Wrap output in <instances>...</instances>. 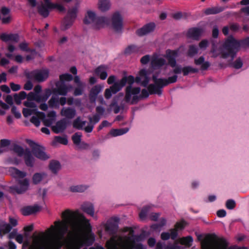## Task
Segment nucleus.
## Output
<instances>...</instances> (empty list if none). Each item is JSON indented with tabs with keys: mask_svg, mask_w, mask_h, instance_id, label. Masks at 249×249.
I'll return each mask as SVG.
<instances>
[{
	"mask_svg": "<svg viewBox=\"0 0 249 249\" xmlns=\"http://www.w3.org/2000/svg\"><path fill=\"white\" fill-rule=\"evenodd\" d=\"M49 74V71L48 69L36 70L27 73L26 77L30 80L41 82L48 78Z\"/></svg>",
	"mask_w": 249,
	"mask_h": 249,
	"instance_id": "obj_8",
	"label": "nucleus"
},
{
	"mask_svg": "<svg viewBox=\"0 0 249 249\" xmlns=\"http://www.w3.org/2000/svg\"><path fill=\"white\" fill-rule=\"evenodd\" d=\"M46 177V174L44 173H36L33 176V182L35 184L39 183L43 178Z\"/></svg>",
	"mask_w": 249,
	"mask_h": 249,
	"instance_id": "obj_40",
	"label": "nucleus"
},
{
	"mask_svg": "<svg viewBox=\"0 0 249 249\" xmlns=\"http://www.w3.org/2000/svg\"><path fill=\"white\" fill-rule=\"evenodd\" d=\"M9 171L12 177L16 178H23L26 176V173L21 171L15 167H11Z\"/></svg>",
	"mask_w": 249,
	"mask_h": 249,
	"instance_id": "obj_31",
	"label": "nucleus"
},
{
	"mask_svg": "<svg viewBox=\"0 0 249 249\" xmlns=\"http://www.w3.org/2000/svg\"><path fill=\"white\" fill-rule=\"evenodd\" d=\"M31 101L24 102L23 104L26 107L33 108V109H36V104Z\"/></svg>",
	"mask_w": 249,
	"mask_h": 249,
	"instance_id": "obj_64",
	"label": "nucleus"
},
{
	"mask_svg": "<svg viewBox=\"0 0 249 249\" xmlns=\"http://www.w3.org/2000/svg\"><path fill=\"white\" fill-rule=\"evenodd\" d=\"M50 9H56L59 12L65 11V8L64 6L60 3H50L49 4Z\"/></svg>",
	"mask_w": 249,
	"mask_h": 249,
	"instance_id": "obj_49",
	"label": "nucleus"
},
{
	"mask_svg": "<svg viewBox=\"0 0 249 249\" xmlns=\"http://www.w3.org/2000/svg\"><path fill=\"white\" fill-rule=\"evenodd\" d=\"M11 231V228L6 221L0 219V237H2Z\"/></svg>",
	"mask_w": 249,
	"mask_h": 249,
	"instance_id": "obj_27",
	"label": "nucleus"
},
{
	"mask_svg": "<svg viewBox=\"0 0 249 249\" xmlns=\"http://www.w3.org/2000/svg\"><path fill=\"white\" fill-rule=\"evenodd\" d=\"M106 230L111 234H115L118 231V226L115 224H109L106 226Z\"/></svg>",
	"mask_w": 249,
	"mask_h": 249,
	"instance_id": "obj_44",
	"label": "nucleus"
},
{
	"mask_svg": "<svg viewBox=\"0 0 249 249\" xmlns=\"http://www.w3.org/2000/svg\"><path fill=\"white\" fill-rule=\"evenodd\" d=\"M23 156L25 164L28 167H33L35 162V158L29 149H25V153Z\"/></svg>",
	"mask_w": 249,
	"mask_h": 249,
	"instance_id": "obj_23",
	"label": "nucleus"
},
{
	"mask_svg": "<svg viewBox=\"0 0 249 249\" xmlns=\"http://www.w3.org/2000/svg\"><path fill=\"white\" fill-rule=\"evenodd\" d=\"M109 23V20L107 18L103 17H97L94 23L93 27L95 29H99L103 27L104 25L108 24Z\"/></svg>",
	"mask_w": 249,
	"mask_h": 249,
	"instance_id": "obj_24",
	"label": "nucleus"
},
{
	"mask_svg": "<svg viewBox=\"0 0 249 249\" xmlns=\"http://www.w3.org/2000/svg\"><path fill=\"white\" fill-rule=\"evenodd\" d=\"M95 14L91 11H88L86 16L84 22L85 24L94 23L96 19Z\"/></svg>",
	"mask_w": 249,
	"mask_h": 249,
	"instance_id": "obj_35",
	"label": "nucleus"
},
{
	"mask_svg": "<svg viewBox=\"0 0 249 249\" xmlns=\"http://www.w3.org/2000/svg\"><path fill=\"white\" fill-rule=\"evenodd\" d=\"M62 220L55 221L54 226L52 225L45 232L46 245L43 249H48V247L53 241L60 242L61 247L63 244L60 240L68 232L69 227L71 231L68 232V236L64 240L66 249H80L86 244L89 237L83 235V230L87 229L89 225L88 220L82 214L71 212L67 210L62 213Z\"/></svg>",
	"mask_w": 249,
	"mask_h": 249,
	"instance_id": "obj_1",
	"label": "nucleus"
},
{
	"mask_svg": "<svg viewBox=\"0 0 249 249\" xmlns=\"http://www.w3.org/2000/svg\"><path fill=\"white\" fill-rule=\"evenodd\" d=\"M178 55V51L167 50L166 52V58L168 60V64L172 68L176 65V57Z\"/></svg>",
	"mask_w": 249,
	"mask_h": 249,
	"instance_id": "obj_14",
	"label": "nucleus"
},
{
	"mask_svg": "<svg viewBox=\"0 0 249 249\" xmlns=\"http://www.w3.org/2000/svg\"><path fill=\"white\" fill-rule=\"evenodd\" d=\"M86 189V187L82 185L72 186L69 188L70 191L72 193L83 192Z\"/></svg>",
	"mask_w": 249,
	"mask_h": 249,
	"instance_id": "obj_45",
	"label": "nucleus"
},
{
	"mask_svg": "<svg viewBox=\"0 0 249 249\" xmlns=\"http://www.w3.org/2000/svg\"><path fill=\"white\" fill-rule=\"evenodd\" d=\"M193 242V238L191 236H188L179 239V242L181 244L191 246V243Z\"/></svg>",
	"mask_w": 249,
	"mask_h": 249,
	"instance_id": "obj_47",
	"label": "nucleus"
},
{
	"mask_svg": "<svg viewBox=\"0 0 249 249\" xmlns=\"http://www.w3.org/2000/svg\"><path fill=\"white\" fill-rule=\"evenodd\" d=\"M48 8L43 3L37 6V10L38 13L44 18L47 17L49 15Z\"/></svg>",
	"mask_w": 249,
	"mask_h": 249,
	"instance_id": "obj_38",
	"label": "nucleus"
},
{
	"mask_svg": "<svg viewBox=\"0 0 249 249\" xmlns=\"http://www.w3.org/2000/svg\"><path fill=\"white\" fill-rule=\"evenodd\" d=\"M90 124L88 125L87 126L84 127V130L87 133H90L92 132L93 127L94 124L98 123L100 120V116L99 115H95L93 116V117H89V118Z\"/></svg>",
	"mask_w": 249,
	"mask_h": 249,
	"instance_id": "obj_26",
	"label": "nucleus"
},
{
	"mask_svg": "<svg viewBox=\"0 0 249 249\" xmlns=\"http://www.w3.org/2000/svg\"><path fill=\"white\" fill-rule=\"evenodd\" d=\"M149 78L147 75V71L145 70H142L139 72V76L135 78L136 83H141L143 87H146L149 82Z\"/></svg>",
	"mask_w": 249,
	"mask_h": 249,
	"instance_id": "obj_15",
	"label": "nucleus"
},
{
	"mask_svg": "<svg viewBox=\"0 0 249 249\" xmlns=\"http://www.w3.org/2000/svg\"><path fill=\"white\" fill-rule=\"evenodd\" d=\"M233 68L236 69L241 68L243 66V62L240 58H237L234 62L231 64Z\"/></svg>",
	"mask_w": 249,
	"mask_h": 249,
	"instance_id": "obj_53",
	"label": "nucleus"
},
{
	"mask_svg": "<svg viewBox=\"0 0 249 249\" xmlns=\"http://www.w3.org/2000/svg\"><path fill=\"white\" fill-rule=\"evenodd\" d=\"M249 47V36L240 40H237L232 36H229L225 40L223 45V50L221 52V57L226 58L231 57L234 58L236 53L241 47Z\"/></svg>",
	"mask_w": 249,
	"mask_h": 249,
	"instance_id": "obj_2",
	"label": "nucleus"
},
{
	"mask_svg": "<svg viewBox=\"0 0 249 249\" xmlns=\"http://www.w3.org/2000/svg\"><path fill=\"white\" fill-rule=\"evenodd\" d=\"M164 249H183L181 246H179L177 242L173 244L168 245L165 247Z\"/></svg>",
	"mask_w": 249,
	"mask_h": 249,
	"instance_id": "obj_59",
	"label": "nucleus"
},
{
	"mask_svg": "<svg viewBox=\"0 0 249 249\" xmlns=\"http://www.w3.org/2000/svg\"><path fill=\"white\" fill-rule=\"evenodd\" d=\"M225 9V7L222 6L209 7L204 10V13L206 15L216 14L222 12Z\"/></svg>",
	"mask_w": 249,
	"mask_h": 249,
	"instance_id": "obj_29",
	"label": "nucleus"
},
{
	"mask_svg": "<svg viewBox=\"0 0 249 249\" xmlns=\"http://www.w3.org/2000/svg\"><path fill=\"white\" fill-rule=\"evenodd\" d=\"M37 112L36 109L23 108L22 113L25 117H27L32 114H36Z\"/></svg>",
	"mask_w": 249,
	"mask_h": 249,
	"instance_id": "obj_52",
	"label": "nucleus"
},
{
	"mask_svg": "<svg viewBox=\"0 0 249 249\" xmlns=\"http://www.w3.org/2000/svg\"><path fill=\"white\" fill-rule=\"evenodd\" d=\"M102 87L101 85H97L94 86L90 90L89 97L90 102H95L97 95L101 92Z\"/></svg>",
	"mask_w": 249,
	"mask_h": 249,
	"instance_id": "obj_21",
	"label": "nucleus"
},
{
	"mask_svg": "<svg viewBox=\"0 0 249 249\" xmlns=\"http://www.w3.org/2000/svg\"><path fill=\"white\" fill-rule=\"evenodd\" d=\"M107 249H144L141 244H136L130 237L113 236L106 243Z\"/></svg>",
	"mask_w": 249,
	"mask_h": 249,
	"instance_id": "obj_3",
	"label": "nucleus"
},
{
	"mask_svg": "<svg viewBox=\"0 0 249 249\" xmlns=\"http://www.w3.org/2000/svg\"><path fill=\"white\" fill-rule=\"evenodd\" d=\"M59 79L61 82L64 81H70L72 79V76L68 73L61 74L59 76Z\"/></svg>",
	"mask_w": 249,
	"mask_h": 249,
	"instance_id": "obj_57",
	"label": "nucleus"
},
{
	"mask_svg": "<svg viewBox=\"0 0 249 249\" xmlns=\"http://www.w3.org/2000/svg\"><path fill=\"white\" fill-rule=\"evenodd\" d=\"M107 68L104 66H100L95 70V73L99 75L102 80L106 79L107 74Z\"/></svg>",
	"mask_w": 249,
	"mask_h": 249,
	"instance_id": "obj_33",
	"label": "nucleus"
},
{
	"mask_svg": "<svg viewBox=\"0 0 249 249\" xmlns=\"http://www.w3.org/2000/svg\"><path fill=\"white\" fill-rule=\"evenodd\" d=\"M178 76L174 75L169 77L167 79L158 78L156 76L153 75L152 79L154 84H150L147 89L150 94H157L159 95L161 94V89L170 84L176 83L177 81Z\"/></svg>",
	"mask_w": 249,
	"mask_h": 249,
	"instance_id": "obj_6",
	"label": "nucleus"
},
{
	"mask_svg": "<svg viewBox=\"0 0 249 249\" xmlns=\"http://www.w3.org/2000/svg\"><path fill=\"white\" fill-rule=\"evenodd\" d=\"M111 23L116 31H120L123 28V19L119 12H115L112 16Z\"/></svg>",
	"mask_w": 249,
	"mask_h": 249,
	"instance_id": "obj_12",
	"label": "nucleus"
},
{
	"mask_svg": "<svg viewBox=\"0 0 249 249\" xmlns=\"http://www.w3.org/2000/svg\"><path fill=\"white\" fill-rule=\"evenodd\" d=\"M203 30L202 29L197 28H192L190 29L187 33L188 37L195 39L198 40L199 37L201 36Z\"/></svg>",
	"mask_w": 249,
	"mask_h": 249,
	"instance_id": "obj_18",
	"label": "nucleus"
},
{
	"mask_svg": "<svg viewBox=\"0 0 249 249\" xmlns=\"http://www.w3.org/2000/svg\"><path fill=\"white\" fill-rule=\"evenodd\" d=\"M0 38L4 42L11 41L14 42H18V36L17 34H7L4 33L0 36Z\"/></svg>",
	"mask_w": 249,
	"mask_h": 249,
	"instance_id": "obj_28",
	"label": "nucleus"
},
{
	"mask_svg": "<svg viewBox=\"0 0 249 249\" xmlns=\"http://www.w3.org/2000/svg\"><path fill=\"white\" fill-rule=\"evenodd\" d=\"M148 212V207L143 208L142 210V211H141V212L139 214V216H140V218L142 219H143L144 218H145L147 215Z\"/></svg>",
	"mask_w": 249,
	"mask_h": 249,
	"instance_id": "obj_60",
	"label": "nucleus"
},
{
	"mask_svg": "<svg viewBox=\"0 0 249 249\" xmlns=\"http://www.w3.org/2000/svg\"><path fill=\"white\" fill-rule=\"evenodd\" d=\"M140 91V88H133L131 86H127L125 90L124 101L131 105H134L137 104L141 98H147L150 94L148 90L143 89L141 94L139 95Z\"/></svg>",
	"mask_w": 249,
	"mask_h": 249,
	"instance_id": "obj_5",
	"label": "nucleus"
},
{
	"mask_svg": "<svg viewBox=\"0 0 249 249\" xmlns=\"http://www.w3.org/2000/svg\"><path fill=\"white\" fill-rule=\"evenodd\" d=\"M128 129H112L110 131V134L113 136H117L119 135H123L126 132H127Z\"/></svg>",
	"mask_w": 249,
	"mask_h": 249,
	"instance_id": "obj_48",
	"label": "nucleus"
},
{
	"mask_svg": "<svg viewBox=\"0 0 249 249\" xmlns=\"http://www.w3.org/2000/svg\"><path fill=\"white\" fill-rule=\"evenodd\" d=\"M46 244V234L43 232H40L37 235H34L33 245L30 249H43V247ZM61 245L57 240L53 241L48 247V249H61Z\"/></svg>",
	"mask_w": 249,
	"mask_h": 249,
	"instance_id": "obj_7",
	"label": "nucleus"
},
{
	"mask_svg": "<svg viewBox=\"0 0 249 249\" xmlns=\"http://www.w3.org/2000/svg\"><path fill=\"white\" fill-rule=\"evenodd\" d=\"M236 206V203L234 200L232 199H228L226 203V207L227 209L230 210L233 209Z\"/></svg>",
	"mask_w": 249,
	"mask_h": 249,
	"instance_id": "obj_56",
	"label": "nucleus"
},
{
	"mask_svg": "<svg viewBox=\"0 0 249 249\" xmlns=\"http://www.w3.org/2000/svg\"><path fill=\"white\" fill-rule=\"evenodd\" d=\"M30 146L32 148V152L33 154L37 158L42 160H46L49 158V157L44 151V147L33 142H32L30 143Z\"/></svg>",
	"mask_w": 249,
	"mask_h": 249,
	"instance_id": "obj_10",
	"label": "nucleus"
},
{
	"mask_svg": "<svg viewBox=\"0 0 249 249\" xmlns=\"http://www.w3.org/2000/svg\"><path fill=\"white\" fill-rule=\"evenodd\" d=\"M208 45V41L204 39L200 41L199 43V47L202 50H205L207 48Z\"/></svg>",
	"mask_w": 249,
	"mask_h": 249,
	"instance_id": "obj_62",
	"label": "nucleus"
},
{
	"mask_svg": "<svg viewBox=\"0 0 249 249\" xmlns=\"http://www.w3.org/2000/svg\"><path fill=\"white\" fill-rule=\"evenodd\" d=\"M40 210V207L38 205L28 206L21 209V212L24 215H29L34 214Z\"/></svg>",
	"mask_w": 249,
	"mask_h": 249,
	"instance_id": "obj_17",
	"label": "nucleus"
},
{
	"mask_svg": "<svg viewBox=\"0 0 249 249\" xmlns=\"http://www.w3.org/2000/svg\"><path fill=\"white\" fill-rule=\"evenodd\" d=\"M124 80H120V81L115 82L110 87L112 93L115 94L120 91L123 87H124Z\"/></svg>",
	"mask_w": 249,
	"mask_h": 249,
	"instance_id": "obj_37",
	"label": "nucleus"
},
{
	"mask_svg": "<svg viewBox=\"0 0 249 249\" xmlns=\"http://www.w3.org/2000/svg\"><path fill=\"white\" fill-rule=\"evenodd\" d=\"M51 94V90L48 89H45L44 94L42 95L35 94L33 92H30L27 95V98L28 101H36L38 103L45 102Z\"/></svg>",
	"mask_w": 249,
	"mask_h": 249,
	"instance_id": "obj_9",
	"label": "nucleus"
},
{
	"mask_svg": "<svg viewBox=\"0 0 249 249\" xmlns=\"http://www.w3.org/2000/svg\"><path fill=\"white\" fill-rule=\"evenodd\" d=\"M12 150L19 157L24 156L25 153V149L24 150L21 146L16 144H14Z\"/></svg>",
	"mask_w": 249,
	"mask_h": 249,
	"instance_id": "obj_42",
	"label": "nucleus"
},
{
	"mask_svg": "<svg viewBox=\"0 0 249 249\" xmlns=\"http://www.w3.org/2000/svg\"><path fill=\"white\" fill-rule=\"evenodd\" d=\"M18 183L19 185V187H17L15 188L16 192L18 194H22L27 190L29 187V180L27 178L23 179H20L18 181Z\"/></svg>",
	"mask_w": 249,
	"mask_h": 249,
	"instance_id": "obj_20",
	"label": "nucleus"
},
{
	"mask_svg": "<svg viewBox=\"0 0 249 249\" xmlns=\"http://www.w3.org/2000/svg\"><path fill=\"white\" fill-rule=\"evenodd\" d=\"M57 88L55 91L58 94L61 95H66L67 93L70 91L72 88L71 85H66L63 83L59 85L56 84Z\"/></svg>",
	"mask_w": 249,
	"mask_h": 249,
	"instance_id": "obj_16",
	"label": "nucleus"
},
{
	"mask_svg": "<svg viewBox=\"0 0 249 249\" xmlns=\"http://www.w3.org/2000/svg\"><path fill=\"white\" fill-rule=\"evenodd\" d=\"M78 8L77 6L70 8L67 13V15L65 18L66 29L70 26L77 17Z\"/></svg>",
	"mask_w": 249,
	"mask_h": 249,
	"instance_id": "obj_11",
	"label": "nucleus"
},
{
	"mask_svg": "<svg viewBox=\"0 0 249 249\" xmlns=\"http://www.w3.org/2000/svg\"><path fill=\"white\" fill-rule=\"evenodd\" d=\"M186 223L184 221L177 223L175 226V228L170 230V231H171V238L173 240L175 239L178 236V230L183 229Z\"/></svg>",
	"mask_w": 249,
	"mask_h": 249,
	"instance_id": "obj_25",
	"label": "nucleus"
},
{
	"mask_svg": "<svg viewBox=\"0 0 249 249\" xmlns=\"http://www.w3.org/2000/svg\"><path fill=\"white\" fill-rule=\"evenodd\" d=\"M228 243L223 238L209 236L201 243L202 249H242L235 246L228 247Z\"/></svg>",
	"mask_w": 249,
	"mask_h": 249,
	"instance_id": "obj_4",
	"label": "nucleus"
},
{
	"mask_svg": "<svg viewBox=\"0 0 249 249\" xmlns=\"http://www.w3.org/2000/svg\"><path fill=\"white\" fill-rule=\"evenodd\" d=\"M197 47L194 45H190L187 52V54L190 57H193L198 53Z\"/></svg>",
	"mask_w": 249,
	"mask_h": 249,
	"instance_id": "obj_46",
	"label": "nucleus"
},
{
	"mask_svg": "<svg viewBox=\"0 0 249 249\" xmlns=\"http://www.w3.org/2000/svg\"><path fill=\"white\" fill-rule=\"evenodd\" d=\"M12 113L14 115L16 118H19L21 117V114L17 110L16 107L13 106L11 109Z\"/></svg>",
	"mask_w": 249,
	"mask_h": 249,
	"instance_id": "obj_63",
	"label": "nucleus"
},
{
	"mask_svg": "<svg viewBox=\"0 0 249 249\" xmlns=\"http://www.w3.org/2000/svg\"><path fill=\"white\" fill-rule=\"evenodd\" d=\"M36 116H33L30 119V122L36 126H38L40 124L39 119L44 118L45 117V114L43 112H36Z\"/></svg>",
	"mask_w": 249,
	"mask_h": 249,
	"instance_id": "obj_36",
	"label": "nucleus"
},
{
	"mask_svg": "<svg viewBox=\"0 0 249 249\" xmlns=\"http://www.w3.org/2000/svg\"><path fill=\"white\" fill-rule=\"evenodd\" d=\"M67 124L68 122L66 119H63L58 121L55 125L52 126V130L55 133L62 132L66 129Z\"/></svg>",
	"mask_w": 249,
	"mask_h": 249,
	"instance_id": "obj_19",
	"label": "nucleus"
},
{
	"mask_svg": "<svg viewBox=\"0 0 249 249\" xmlns=\"http://www.w3.org/2000/svg\"><path fill=\"white\" fill-rule=\"evenodd\" d=\"M54 140L56 142L66 145L68 143V140L66 137L61 136L55 137Z\"/></svg>",
	"mask_w": 249,
	"mask_h": 249,
	"instance_id": "obj_55",
	"label": "nucleus"
},
{
	"mask_svg": "<svg viewBox=\"0 0 249 249\" xmlns=\"http://www.w3.org/2000/svg\"><path fill=\"white\" fill-rule=\"evenodd\" d=\"M9 223L8 224L11 227V230L13 227L17 226L18 224L17 219L11 216L9 217Z\"/></svg>",
	"mask_w": 249,
	"mask_h": 249,
	"instance_id": "obj_58",
	"label": "nucleus"
},
{
	"mask_svg": "<svg viewBox=\"0 0 249 249\" xmlns=\"http://www.w3.org/2000/svg\"><path fill=\"white\" fill-rule=\"evenodd\" d=\"M198 71V70L197 69L194 68L191 66H186L182 68V73L184 76H186L191 73H196Z\"/></svg>",
	"mask_w": 249,
	"mask_h": 249,
	"instance_id": "obj_43",
	"label": "nucleus"
},
{
	"mask_svg": "<svg viewBox=\"0 0 249 249\" xmlns=\"http://www.w3.org/2000/svg\"><path fill=\"white\" fill-rule=\"evenodd\" d=\"M110 3L109 0H99L98 8L102 12H106L109 9Z\"/></svg>",
	"mask_w": 249,
	"mask_h": 249,
	"instance_id": "obj_34",
	"label": "nucleus"
},
{
	"mask_svg": "<svg viewBox=\"0 0 249 249\" xmlns=\"http://www.w3.org/2000/svg\"><path fill=\"white\" fill-rule=\"evenodd\" d=\"M166 64V60L163 58H155L151 61V66L154 69H159Z\"/></svg>",
	"mask_w": 249,
	"mask_h": 249,
	"instance_id": "obj_30",
	"label": "nucleus"
},
{
	"mask_svg": "<svg viewBox=\"0 0 249 249\" xmlns=\"http://www.w3.org/2000/svg\"><path fill=\"white\" fill-rule=\"evenodd\" d=\"M155 28V24L153 22L148 23L136 31V34L140 36H145L152 32Z\"/></svg>",
	"mask_w": 249,
	"mask_h": 249,
	"instance_id": "obj_13",
	"label": "nucleus"
},
{
	"mask_svg": "<svg viewBox=\"0 0 249 249\" xmlns=\"http://www.w3.org/2000/svg\"><path fill=\"white\" fill-rule=\"evenodd\" d=\"M86 124V121H82L80 117H78L73 121L72 125L73 127L80 130L83 128L84 129V126Z\"/></svg>",
	"mask_w": 249,
	"mask_h": 249,
	"instance_id": "obj_39",
	"label": "nucleus"
},
{
	"mask_svg": "<svg viewBox=\"0 0 249 249\" xmlns=\"http://www.w3.org/2000/svg\"><path fill=\"white\" fill-rule=\"evenodd\" d=\"M61 115L69 119L73 118L76 115V110L71 107H63L61 111Z\"/></svg>",
	"mask_w": 249,
	"mask_h": 249,
	"instance_id": "obj_22",
	"label": "nucleus"
},
{
	"mask_svg": "<svg viewBox=\"0 0 249 249\" xmlns=\"http://www.w3.org/2000/svg\"><path fill=\"white\" fill-rule=\"evenodd\" d=\"M82 210L87 214L93 217L94 215V210L93 205L91 203H85L81 207Z\"/></svg>",
	"mask_w": 249,
	"mask_h": 249,
	"instance_id": "obj_32",
	"label": "nucleus"
},
{
	"mask_svg": "<svg viewBox=\"0 0 249 249\" xmlns=\"http://www.w3.org/2000/svg\"><path fill=\"white\" fill-rule=\"evenodd\" d=\"M121 80H124V86L126 83L129 85V86H131V85L134 82V78L133 76L130 75L128 77H124Z\"/></svg>",
	"mask_w": 249,
	"mask_h": 249,
	"instance_id": "obj_54",
	"label": "nucleus"
},
{
	"mask_svg": "<svg viewBox=\"0 0 249 249\" xmlns=\"http://www.w3.org/2000/svg\"><path fill=\"white\" fill-rule=\"evenodd\" d=\"M19 47L21 50H22L23 51H25V52H30V50L28 48V44L25 42L21 43L19 45Z\"/></svg>",
	"mask_w": 249,
	"mask_h": 249,
	"instance_id": "obj_61",
	"label": "nucleus"
},
{
	"mask_svg": "<svg viewBox=\"0 0 249 249\" xmlns=\"http://www.w3.org/2000/svg\"><path fill=\"white\" fill-rule=\"evenodd\" d=\"M49 106L50 107H56L58 105V99L55 97H52L48 102Z\"/></svg>",
	"mask_w": 249,
	"mask_h": 249,
	"instance_id": "obj_50",
	"label": "nucleus"
},
{
	"mask_svg": "<svg viewBox=\"0 0 249 249\" xmlns=\"http://www.w3.org/2000/svg\"><path fill=\"white\" fill-rule=\"evenodd\" d=\"M82 137L80 133H75L72 137V140L74 144L78 145L81 142V138Z\"/></svg>",
	"mask_w": 249,
	"mask_h": 249,
	"instance_id": "obj_51",
	"label": "nucleus"
},
{
	"mask_svg": "<svg viewBox=\"0 0 249 249\" xmlns=\"http://www.w3.org/2000/svg\"><path fill=\"white\" fill-rule=\"evenodd\" d=\"M50 169L53 173H56L60 170L61 165L60 163L55 160L52 161L50 163Z\"/></svg>",
	"mask_w": 249,
	"mask_h": 249,
	"instance_id": "obj_41",
	"label": "nucleus"
}]
</instances>
